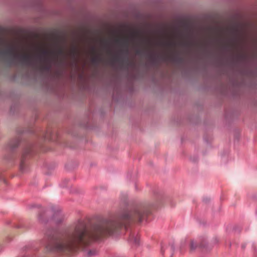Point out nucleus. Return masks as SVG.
<instances>
[{
    "label": "nucleus",
    "instance_id": "1",
    "mask_svg": "<svg viewBox=\"0 0 257 257\" xmlns=\"http://www.w3.org/2000/svg\"><path fill=\"white\" fill-rule=\"evenodd\" d=\"M136 38L139 39L140 44L145 49H152L158 47L172 49L177 45L176 38L172 35L167 36L163 38H144L138 32H131L130 39Z\"/></svg>",
    "mask_w": 257,
    "mask_h": 257
},
{
    "label": "nucleus",
    "instance_id": "2",
    "mask_svg": "<svg viewBox=\"0 0 257 257\" xmlns=\"http://www.w3.org/2000/svg\"><path fill=\"white\" fill-rule=\"evenodd\" d=\"M86 234V228L83 224H81L75 228L71 234L57 241L54 249L60 251L71 249L81 242Z\"/></svg>",
    "mask_w": 257,
    "mask_h": 257
},
{
    "label": "nucleus",
    "instance_id": "3",
    "mask_svg": "<svg viewBox=\"0 0 257 257\" xmlns=\"http://www.w3.org/2000/svg\"><path fill=\"white\" fill-rule=\"evenodd\" d=\"M114 227L113 222H105L95 226L94 231L91 235L95 239H98L100 236L111 234Z\"/></svg>",
    "mask_w": 257,
    "mask_h": 257
},
{
    "label": "nucleus",
    "instance_id": "4",
    "mask_svg": "<svg viewBox=\"0 0 257 257\" xmlns=\"http://www.w3.org/2000/svg\"><path fill=\"white\" fill-rule=\"evenodd\" d=\"M84 53L86 57L89 58L93 63H97L100 60L98 52L94 46H90L87 48Z\"/></svg>",
    "mask_w": 257,
    "mask_h": 257
},
{
    "label": "nucleus",
    "instance_id": "5",
    "mask_svg": "<svg viewBox=\"0 0 257 257\" xmlns=\"http://www.w3.org/2000/svg\"><path fill=\"white\" fill-rule=\"evenodd\" d=\"M54 217L56 220V221L57 222H60L62 221L64 219V216L60 211H57L55 213Z\"/></svg>",
    "mask_w": 257,
    "mask_h": 257
},
{
    "label": "nucleus",
    "instance_id": "6",
    "mask_svg": "<svg viewBox=\"0 0 257 257\" xmlns=\"http://www.w3.org/2000/svg\"><path fill=\"white\" fill-rule=\"evenodd\" d=\"M6 49L4 51L0 50V54L4 56H8V44L6 43Z\"/></svg>",
    "mask_w": 257,
    "mask_h": 257
},
{
    "label": "nucleus",
    "instance_id": "7",
    "mask_svg": "<svg viewBox=\"0 0 257 257\" xmlns=\"http://www.w3.org/2000/svg\"><path fill=\"white\" fill-rule=\"evenodd\" d=\"M197 247V245L195 244L193 241H191L190 243V250L194 251Z\"/></svg>",
    "mask_w": 257,
    "mask_h": 257
},
{
    "label": "nucleus",
    "instance_id": "8",
    "mask_svg": "<svg viewBox=\"0 0 257 257\" xmlns=\"http://www.w3.org/2000/svg\"><path fill=\"white\" fill-rule=\"evenodd\" d=\"M140 239L137 237H133V242L136 245H139Z\"/></svg>",
    "mask_w": 257,
    "mask_h": 257
},
{
    "label": "nucleus",
    "instance_id": "9",
    "mask_svg": "<svg viewBox=\"0 0 257 257\" xmlns=\"http://www.w3.org/2000/svg\"><path fill=\"white\" fill-rule=\"evenodd\" d=\"M26 167V165L25 163H24L23 162H22L20 164V170L22 171H24V169H25V168Z\"/></svg>",
    "mask_w": 257,
    "mask_h": 257
},
{
    "label": "nucleus",
    "instance_id": "10",
    "mask_svg": "<svg viewBox=\"0 0 257 257\" xmlns=\"http://www.w3.org/2000/svg\"><path fill=\"white\" fill-rule=\"evenodd\" d=\"M87 253H88V256H91V255H92V254H93L92 253V252H91V251H88Z\"/></svg>",
    "mask_w": 257,
    "mask_h": 257
},
{
    "label": "nucleus",
    "instance_id": "11",
    "mask_svg": "<svg viewBox=\"0 0 257 257\" xmlns=\"http://www.w3.org/2000/svg\"><path fill=\"white\" fill-rule=\"evenodd\" d=\"M200 247H204L205 245L203 243H201L200 245Z\"/></svg>",
    "mask_w": 257,
    "mask_h": 257
},
{
    "label": "nucleus",
    "instance_id": "12",
    "mask_svg": "<svg viewBox=\"0 0 257 257\" xmlns=\"http://www.w3.org/2000/svg\"><path fill=\"white\" fill-rule=\"evenodd\" d=\"M39 219H41V215H39Z\"/></svg>",
    "mask_w": 257,
    "mask_h": 257
}]
</instances>
